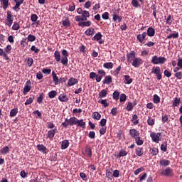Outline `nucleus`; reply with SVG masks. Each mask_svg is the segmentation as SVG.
Here are the masks:
<instances>
[{
    "mask_svg": "<svg viewBox=\"0 0 182 182\" xmlns=\"http://www.w3.org/2000/svg\"><path fill=\"white\" fill-rule=\"evenodd\" d=\"M107 96V90L106 89L102 90L98 94V97L100 99H103V97H106Z\"/></svg>",
    "mask_w": 182,
    "mask_h": 182,
    "instance_id": "b1692460",
    "label": "nucleus"
},
{
    "mask_svg": "<svg viewBox=\"0 0 182 182\" xmlns=\"http://www.w3.org/2000/svg\"><path fill=\"white\" fill-rule=\"evenodd\" d=\"M77 79L71 77L68 80V86H75V85H77Z\"/></svg>",
    "mask_w": 182,
    "mask_h": 182,
    "instance_id": "393cba45",
    "label": "nucleus"
},
{
    "mask_svg": "<svg viewBox=\"0 0 182 182\" xmlns=\"http://www.w3.org/2000/svg\"><path fill=\"white\" fill-rule=\"evenodd\" d=\"M151 73H154L156 75L157 80H161L163 75H161V69H160V67H153Z\"/></svg>",
    "mask_w": 182,
    "mask_h": 182,
    "instance_id": "39448f33",
    "label": "nucleus"
},
{
    "mask_svg": "<svg viewBox=\"0 0 182 182\" xmlns=\"http://www.w3.org/2000/svg\"><path fill=\"white\" fill-rule=\"evenodd\" d=\"M75 21H76V22H83V21H85V20L82 17V16H76Z\"/></svg>",
    "mask_w": 182,
    "mask_h": 182,
    "instance_id": "338daca9",
    "label": "nucleus"
},
{
    "mask_svg": "<svg viewBox=\"0 0 182 182\" xmlns=\"http://www.w3.org/2000/svg\"><path fill=\"white\" fill-rule=\"evenodd\" d=\"M155 123H156L155 119L152 118L151 117H148L147 124L149 126H154Z\"/></svg>",
    "mask_w": 182,
    "mask_h": 182,
    "instance_id": "e433bc0d",
    "label": "nucleus"
},
{
    "mask_svg": "<svg viewBox=\"0 0 182 182\" xmlns=\"http://www.w3.org/2000/svg\"><path fill=\"white\" fill-rule=\"evenodd\" d=\"M131 122L133 123L134 126H137V124H139V123H140L139 119V116H137V114L132 115Z\"/></svg>",
    "mask_w": 182,
    "mask_h": 182,
    "instance_id": "6ab92c4d",
    "label": "nucleus"
},
{
    "mask_svg": "<svg viewBox=\"0 0 182 182\" xmlns=\"http://www.w3.org/2000/svg\"><path fill=\"white\" fill-rule=\"evenodd\" d=\"M171 38L177 39V38H178V33L174 32L173 33L167 36L166 39H171Z\"/></svg>",
    "mask_w": 182,
    "mask_h": 182,
    "instance_id": "a18cd8bd",
    "label": "nucleus"
},
{
    "mask_svg": "<svg viewBox=\"0 0 182 182\" xmlns=\"http://www.w3.org/2000/svg\"><path fill=\"white\" fill-rule=\"evenodd\" d=\"M173 16H171V15H168L167 18H166V23H168V25H171V23H173Z\"/></svg>",
    "mask_w": 182,
    "mask_h": 182,
    "instance_id": "e2e57ef3",
    "label": "nucleus"
},
{
    "mask_svg": "<svg viewBox=\"0 0 182 182\" xmlns=\"http://www.w3.org/2000/svg\"><path fill=\"white\" fill-rule=\"evenodd\" d=\"M9 146H6L1 149L0 153L1 154H3V156H5V154H8V153H9Z\"/></svg>",
    "mask_w": 182,
    "mask_h": 182,
    "instance_id": "72a5a7b5",
    "label": "nucleus"
},
{
    "mask_svg": "<svg viewBox=\"0 0 182 182\" xmlns=\"http://www.w3.org/2000/svg\"><path fill=\"white\" fill-rule=\"evenodd\" d=\"M103 37V35H102V33L98 32L97 33H96L95 35V36L92 38V41H99L102 39V38Z\"/></svg>",
    "mask_w": 182,
    "mask_h": 182,
    "instance_id": "f704fd0d",
    "label": "nucleus"
},
{
    "mask_svg": "<svg viewBox=\"0 0 182 182\" xmlns=\"http://www.w3.org/2000/svg\"><path fill=\"white\" fill-rule=\"evenodd\" d=\"M136 105H137L136 102H134V105L133 103H132L131 102H128L126 107V110H127V112H132V110H133Z\"/></svg>",
    "mask_w": 182,
    "mask_h": 182,
    "instance_id": "a211bd4d",
    "label": "nucleus"
},
{
    "mask_svg": "<svg viewBox=\"0 0 182 182\" xmlns=\"http://www.w3.org/2000/svg\"><path fill=\"white\" fill-rule=\"evenodd\" d=\"M126 156H127V151L124 149H121L117 155V159H120V157H126Z\"/></svg>",
    "mask_w": 182,
    "mask_h": 182,
    "instance_id": "4c0bfd02",
    "label": "nucleus"
},
{
    "mask_svg": "<svg viewBox=\"0 0 182 182\" xmlns=\"http://www.w3.org/2000/svg\"><path fill=\"white\" fill-rule=\"evenodd\" d=\"M56 96H58V92H56L55 90H52L48 92L49 99H55V97H56Z\"/></svg>",
    "mask_w": 182,
    "mask_h": 182,
    "instance_id": "58836bf2",
    "label": "nucleus"
},
{
    "mask_svg": "<svg viewBox=\"0 0 182 182\" xmlns=\"http://www.w3.org/2000/svg\"><path fill=\"white\" fill-rule=\"evenodd\" d=\"M151 9L153 11V15L155 19H157V6L156 4H152L151 6Z\"/></svg>",
    "mask_w": 182,
    "mask_h": 182,
    "instance_id": "473e14b6",
    "label": "nucleus"
},
{
    "mask_svg": "<svg viewBox=\"0 0 182 182\" xmlns=\"http://www.w3.org/2000/svg\"><path fill=\"white\" fill-rule=\"evenodd\" d=\"M166 60V59L164 57H157V55H154L152 57L151 63H153V65H164Z\"/></svg>",
    "mask_w": 182,
    "mask_h": 182,
    "instance_id": "7ed1b4c3",
    "label": "nucleus"
},
{
    "mask_svg": "<svg viewBox=\"0 0 182 182\" xmlns=\"http://www.w3.org/2000/svg\"><path fill=\"white\" fill-rule=\"evenodd\" d=\"M62 126L65 127V129L68 128V126H77V127L86 129V122L82 119H78L75 117H72L70 119L66 118L65 122L62 123Z\"/></svg>",
    "mask_w": 182,
    "mask_h": 182,
    "instance_id": "f257e3e1",
    "label": "nucleus"
},
{
    "mask_svg": "<svg viewBox=\"0 0 182 182\" xmlns=\"http://www.w3.org/2000/svg\"><path fill=\"white\" fill-rule=\"evenodd\" d=\"M1 4L3 5V9H6L9 6V0H1Z\"/></svg>",
    "mask_w": 182,
    "mask_h": 182,
    "instance_id": "09e8293b",
    "label": "nucleus"
},
{
    "mask_svg": "<svg viewBox=\"0 0 182 182\" xmlns=\"http://www.w3.org/2000/svg\"><path fill=\"white\" fill-rule=\"evenodd\" d=\"M150 137L154 143H159V141H161V139H163V135L160 132L156 133L152 132L150 133Z\"/></svg>",
    "mask_w": 182,
    "mask_h": 182,
    "instance_id": "20e7f679",
    "label": "nucleus"
},
{
    "mask_svg": "<svg viewBox=\"0 0 182 182\" xmlns=\"http://www.w3.org/2000/svg\"><path fill=\"white\" fill-rule=\"evenodd\" d=\"M81 15L84 18V21H87V18H90V13L86 10H84Z\"/></svg>",
    "mask_w": 182,
    "mask_h": 182,
    "instance_id": "cd10ccee",
    "label": "nucleus"
},
{
    "mask_svg": "<svg viewBox=\"0 0 182 182\" xmlns=\"http://www.w3.org/2000/svg\"><path fill=\"white\" fill-rule=\"evenodd\" d=\"M103 68H105V69H113V63H105Z\"/></svg>",
    "mask_w": 182,
    "mask_h": 182,
    "instance_id": "79ce46f5",
    "label": "nucleus"
},
{
    "mask_svg": "<svg viewBox=\"0 0 182 182\" xmlns=\"http://www.w3.org/2000/svg\"><path fill=\"white\" fill-rule=\"evenodd\" d=\"M129 135L132 139H136V137L140 136V132L136 129H131L129 130Z\"/></svg>",
    "mask_w": 182,
    "mask_h": 182,
    "instance_id": "4468645a",
    "label": "nucleus"
},
{
    "mask_svg": "<svg viewBox=\"0 0 182 182\" xmlns=\"http://www.w3.org/2000/svg\"><path fill=\"white\" fill-rule=\"evenodd\" d=\"M68 147H69V141L68 139H65L62 141L61 150H66Z\"/></svg>",
    "mask_w": 182,
    "mask_h": 182,
    "instance_id": "a878e982",
    "label": "nucleus"
},
{
    "mask_svg": "<svg viewBox=\"0 0 182 182\" xmlns=\"http://www.w3.org/2000/svg\"><path fill=\"white\" fill-rule=\"evenodd\" d=\"M43 99H45V94H40V95L37 98V103H39V105H41L43 101Z\"/></svg>",
    "mask_w": 182,
    "mask_h": 182,
    "instance_id": "49530a36",
    "label": "nucleus"
},
{
    "mask_svg": "<svg viewBox=\"0 0 182 182\" xmlns=\"http://www.w3.org/2000/svg\"><path fill=\"white\" fill-rule=\"evenodd\" d=\"M38 15L32 14L31 16V21H32V22H36L38 21Z\"/></svg>",
    "mask_w": 182,
    "mask_h": 182,
    "instance_id": "774afa93",
    "label": "nucleus"
},
{
    "mask_svg": "<svg viewBox=\"0 0 182 182\" xmlns=\"http://www.w3.org/2000/svg\"><path fill=\"white\" fill-rule=\"evenodd\" d=\"M127 100V96H126V94L122 93L120 95L119 101L122 102H126Z\"/></svg>",
    "mask_w": 182,
    "mask_h": 182,
    "instance_id": "680f3d73",
    "label": "nucleus"
},
{
    "mask_svg": "<svg viewBox=\"0 0 182 182\" xmlns=\"http://www.w3.org/2000/svg\"><path fill=\"white\" fill-rule=\"evenodd\" d=\"M58 100H60V102H68L69 98H68V96H66V95L61 94L58 97Z\"/></svg>",
    "mask_w": 182,
    "mask_h": 182,
    "instance_id": "c756f323",
    "label": "nucleus"
},
{
    "mask_svg": "<svg viewBox=\"0 0 182 182\" xmlns=\"http://www.w3.org/2000/svg\"><path fill=\"white\" fill-rule=\"evenodd\" d=\"M102 115L98 112H95L92 114V118L95 120H100Z\"/></svg>",
    "mask_w": 182,
    "mask_h": 182,
    "instance_id": "c03bdc74",
    "label": "nucleus"
},
{
    "mask_svg": "<svg viewBox=\"0 0 182 182\" xmlns=\"http://www.w3.org/2000/svg\"><path fill=\"white\" fill-rule=\"evenodd\" d=\"M149 153L152 156H157L159 154V149L156 147H152L149 149Z\"/></svg>",
    "mask_w": 182,
    "mask_h": 182,
    "instance_id": "bb28decb",
    "label": "nucleus"
},
{
    "mask_svg": "<svg viewBox=\"0 0 182 182\" xmlns=\"http://www.w3.org/2000/svg\"><path fill=\"white\" fill-rule=\"evenodd\" d=\"M37 149L39 151H43V153H46V150H48L43 144H38Z\"/></svg>",
    "mask_w": 182,
    "mask_h": 182,
    "instance_id": "c9c22d12",
    "label": "nucleus"
},
{
    "mask_svg": "<svg viewBox=\"0 0 182 182\" xmlns=\"http://www.w3.org/2000/svg\"><path fill=\"white\" fill-rule=\"evenodd\" d=\"M146 35H148L150 38H153V36L156 35V30H154L153 27H149Z\"/></svg>",
    "mask_w": 182,
    "mask_h": 182,
    "instance_id": "f3484780",
    "label": "nucleus"
},
{
    "mask_svg": "<svg viewBox=\"0 0 182 182\" xmlns=\"http://www.w3.org/2000/svg\"><path fill=\"white\" fill-rule=\"evenodd\" d=\"M98 103L103 105L104 107H107V106H109V104L107 103V100H99Z\"/></svg>",
    "mask_w": 182,
    "mask_h": 182,
    "instance_id": "5fc2aeb1",
    "label": "nucleus"
},
{
    "mask_svg": "<svg viewBox=\"0 0 182 182\" xmlns=\"http://www.w3.org/2000/svg\"><path fill=\"white\" fill-rule=\"evenodd\" d=\"M62 58L60 59V52L59 50H55L54 53V57L56 60V62H61L62 65H64V66H68V63L69 62V53H68V50L65 49H63L62 50Z\"/></svg>",
    "mask_w": 182,
    "mask_h": 182,
    "instance_id": "f03ea898",
    "label": "nucleus"
},
{
    "mask_svg": "<svg viewBox=\"0 0 182 182\" xmlns=\"http://www.w3.org/2000/svg\"><path fill=\"white\" fill-rule=\"evenodd\" d=\"M106 76V71L105 70H98L97 74V82L100 83V82H102V79Z\"/></svg>",
    "mask_w": 182,
    "mask_h": 182,
    "instance_id": "6e6552de",
    "label": "nucleus"
},
{
    "mask_svg": "<svg viewBox=\"0 0 182 182\" xmlns=\"http://www.w3.org/2000/svg\"><path fill=\"white\" fill-rule=\"evenodd\" d=\"M26 65H27V66L31 68V66H32V65H33V58L28 57L26 59Z\"/></svg>",
    "mask_w": 182,
    "mask_h": 182,
    "instance_id": "8fccbe9b",
    "label": "nucleus"
},
{
    "mask_svg": "<svg viewBox=\"0 0 182 182\" xmlns=\"http://www.w3.org/2000/svg\"><path fill=\"white\" fill-rule=\"evenodd\" d=\"M13 31H19L21 29V26H19V23L14 22V23L12 26Z\"/></svg>",
    "mask_w": 182,
    "mask_h": 182,
    "instance_id": "4d7b16f0",
    "label": "nucleus"
},
{
    "mask_svg": "<svg viewBox=\"0 0 182 182\" xmlns=\"http://www.w3.org/2000/svg\"><path fill=\"white\" fill-rule=\"evenodd\" d=\"M18 114V108H14L10 111V117H15Z\"/></svg>",
    "mask_w": 182,
    "mask_h": 182,
    "instance_id": "37998d69",
    "label": "nucleus"
},
{
    "mask_svg": "<svg viewBox=\"0 0 182 182\" xmlns=\"http://www.w3.org/2000/svg\"><path fill=\"white\" fill-rule=\"evenodd\" d=\"M168 122V115L167 114H165L164 115H162V122L167 123Z\"/></svg>",
    "mask_w": 182,
    "mask_h": 182,
    "instance_id": "0e129e2a",
    "label": "nucleus"
},
{
    "mask_svg": "<svg viewBox=\"0 0 182 182\" xmlns=\"http://www.w3.org/2000/svg\"><path fill=\"white\" fill-rule=\"evenodd\" d=\"M57 131L58 129L56 128L49 130L46 134L48 139H49V140H53V137H55V134H56Z\"/></svg>",
    "mask_w": 182,
    "mask_h": 182,
    "instance_id": "ddd939ff",
    "label": "nucleus"
},
{
    "mask_svg": "<svg viewBox=\"0 0 182 182\" xmlns=\"http://www.w3.org/2000/svg\"><path fill=\"white\" fill-rule=\"evenodd\" d=\"M141 171H144V168L141 167L139 168H137L136 171H134V174L135 176H137L139 174V173H141Z\"/></svg>",
    "mask_w": 182,
    "mask_h": 182,
    "instance_id": "69168bd1",
    "label": "nucleus"
},
{
    "mask_svg": "<svg viewBox=\"0 0 182 182\" xmlns=\"http://www.w3.org/2000/svg\"><path fill=\"white\" fill-rule=\"evenodd\" d=\"M118 14H119V9L114 10L112 12V19L114 22H117V21L119 23L122 22V19H123V17L122 16L117 15Z\"/></svg>",
    "mask_w": 182,
    "mask_h": 182,
    "instance_id": "0eeeda50",
    "label": "nucleus"
},
{
    "mask_svg": "<svg viewBox=\"0 0 182 182\" xmlns=\"http://www.w3.org/2000/svg\"><path fill=\"white\" fill-rule=\"evenodd\" d=\"M63 26H65V28L70 26V21L69 18L63 21Z\"/></svg>",
    "mask_w": 182,
    "mask_h": 182,
    "instance_id": "6e6d98bb",
    "label": "nucleus"
},
{
    "mask_svg": "<svg viewBox=\"0 0 182 182\" xmlns=\"http://www.w3.org/2000/svg\"><path fill=\"white\" fill-rule=\"evenodd\" d=\"M161 150L164 152L167 151V142L165 141L161 145Z\"/></svg>",
    "mask_w": 182,
    "mask_h": 182,
    "instance_id": "13d9d810",
    "label": "nucleus"
},
{
    "mask_svg": "<svg viewBox=\"0 0 182 182\" xmlns=\"http://www.w3.org/2000/svg\"><path fill=\"white\" fill-rule=\"evenodd\" d=\"M136 59V52L135 51H130V53H127V60L129 63H132V61Z\"/></svg>",
    "mask_w": 182,
    "mask_h": 182,
    "instance_id": "1a4fd4ad",
    "label": "nucleus"
},
{
    "mask_svg": "<svg viewBox=\"0 0 182 182\" xmlns=\"http://www.w3.org/2000/svg\"><path fill=\"white\" fill-rule=\"evenodd\" d=\"M161 174L166 177H174V171L171 168L167 167L161 171Z\"/></svg>",
    "mask_w": 182,
    "mask_h": 182,
    "instance_id": "423d86ee",
    "label": "nucleus"
},
{
    "mask_svg": "<svg viewBox=\"0 0 182 182\" xmlns=\"http://www.w3.org/2000/svg\"><path fill=\"white\" fill-rule=\"evenodd\" d=\"M124 77L126 82L125 85H131V83H133V79H132L129 75H126Z\"/></svg>",
    "mask_w": 182,
    "mask_h": 182,
    "instance_id": "ea45409f",
    "label": "nucleus"
},
{
    "mask_svg": "<svg viewBox=\"0 0 182 182\" xmlns=\"http://www.w3.org/2000/svg\"><path fill=\"white\" fill-rule=\"evenodd\" d=\"M86 157H92V149L89 147H86L85 150Z\"/></svg>",
    "mask_w": 182,
    "mask_h": 182,
    "instance_id": "a19ab883",
    "label": "nucleus"
},
{
    "mask_svg": "<svg viewBox=\"0 0 182 182\" xmlns=\"http://www.w3.org/2000/svg\"><path fill=\"white\" fill-rule=\"evenodd\" d=\"M11 50H12V46H11V45L6 46V47L4 48V52L8 55L11 53Z\"/></svg>",
    "mask_w": 182,
    "mask_h": 182,
    "instance_id": "bf43d9fd",
    "label": "nucleus"
},
{
    "mask_svg": "<svg viewBox=\"0 0 182 182\" xmlns=\"http://www.w3.org/2000/svg\"><path fill=\"white\" fill-rule=\"evenodd\" d=\"M120 97V92L119 91H114L112 95V97L114 100H119V97Z\"/></svg>",
    "mask_w": 182,
    "mask_h": 182,
    "instance_id": "3c124183",
    "label": "nucleus"
},
{
    "mask_svg": "<svg viewBox=\"0 0 182 182\" xmlns=\"http://www.w3.org/2000/svg\"><path fill=\"white\" fill-rule=\"evenodd\" d=\"M146 36H147V33L146 32H144V33H142V34H139L136 36V39H137V41H139V42L140 43H143V41L146 39Z\"/></svg>",
    "mask_w": 182,
    "mask_h": 182,
    "instance_id": "2eb2a0df",
    "label": "nucleus"
},
{
    "mask_svg": "<svg viewBox=\"0 0 182 182\" xmlns=\"http://www.w3.org/2000/svg\"><path fill=\"white\" fill-rule=\"evenodd\" d=\"M28 92H31V80H28L26 82L23 91V95H28Z\"/></svg>",
    "mask_w": 182,
    "mask_h": 182,
    "instance_id": "f8f14e48",
    "label": "nucleus"
},
{
    "mask_svg": "<svg viewBox=\"0 0 182 182\" xmlns=\"http://www.w3.org/2000/svg\"><path fill=\"white\" fill-rule=\"evenodd\" d=\"M6 21H7V26H12V23H14V19L12 18V12L9 11H7V17Z\"/></svg>",
    "mask_w": 182,
    "mask_h": 182,
    "instance_id": "9b49d317",
    "label": "nucleus"
},
{
    "mask_svg": "<svg viewBox=\"0 0 182 182\" xmlns=\"http://www.w3.org/2000/svg\"><path fill=\"white\" fill-rule=\"evenodd\" d=\"M132 65L134 68H139L141 65H143V60L140 58H135L132 61Z\"/></svg>",
    "mask_w": 182,
    "mask_h": 182,
    "instance_id": "9d476101",
    "label": "nucleus"
},
{
    "mask_svg": "<svg viewBox=\"0 0 182 182\" xmlns=\"http://www.w3.org/2000/svg\"><path fill=\"white\" fill-rule=\"evenodd\" d=\"M131 4H132V6H134V8L140 7V4H139V0H132Z\"/></svg>",
    "mask_w": 182,
    "mask_h": 182,
    "instance_id": "864d4df0",
    "label": "nucleus"
},
{
    "mask_svg": "<svg viewBox=\"0 0 182 182\" xmlns=\"http://www.w3.org/2000/svg\"><path fill=\"white\" fill-rule=\"evenodd\" d=\"M85 35H87V36H92L95 35V28H89L88 29H87L85 31Z\"/></svg>",
    "mask_w": 182,
    "mask_h": 182,
    "instance_id": "7c9ffc66",
    "label": "nucleus"
},
{
    "mask_svg": "<svg viewBox=\"0 0 182 182\" xmlns=\"http://www.w3.org/2000/svg\"><path fill=\"white\" fill-rule=\"evenodd\" d=\"M175 77H176V79H178V80H181L182 79V72L179 71L175 73L174 75Z\"/></svg>",
    "mask_w": 182,
    "mask_h": 182,
    "instance_id": "052dcab7",
    "label": "nucleus"
},
{
    "mask_svg": "<svg viewBox=\"0 0 182 182\" xmlns=\"http://www.w3.org/2000/svg\"><path fill=\"white\" fill-rule=\"evenodd\" d=\"M134 139H135V143L137 144V146H143L144 141L141 139V137H140V136H136V138H134Z\"/></svg>",
    "mask_w": 182,
    "mask_h": 182,
    "instance_id": "2f4dec72",
    "label": "nucleus"
},
{
    "mask_svg": "<svg viewBox=\"0 0 182 182\" xmlns=\"http://www.w3.org/2000/svg\"><path fill=\"white\" fill-rule=\"evenodd\" d=\"M28 42H35L36 41V36L29 34L27 37Z\"/></svg>",
    "mask_w": 182,
    "mask_h": 182,
    "instance_id": "de8ad7c7",
    "label": "nucleus"
},
{
    "mask_svg": "<svg viewBox=\"0 0 182 182\" xmlns=\"http://www.w3.org/2000/svg\"><path fill=\"white\" fill-rule=\"evenodd\" d=\"M153 102L156 105H159V103H160V97L159 95H157L156 94L154 95Z\"/></svg>",
    "mask_w": 182,
    "mask_h": 182,
    "instance_id": "603ef678",
    "label": "nucleus"
},
{
    "mask_svg": "<svg viewBox=\"0 0 182 182\" xmlns=\"http://www.w3.org/2000/svg\"><path fill=\"white\" fill-rule=\"evenodd\" d=\"M180 103H181V99L180 97H175L172 106L173 107H178Z\"/></svg>",
    "mask_w": 182,
    "mask_h": 182,
    "instance_id": "4be33fe9",
    "label": "nucleus"
},
{
    "mask_svg": "<svg viewBox=\"0 0 182 182\" xmlns=\"http://www.w3.org/2000/svg\"><path fill=\"white\" fill-rule=\"evenodd\" d=\"M159 164L163 167H167V166H170V161L168 159H161L159 161Z\"/></svg>",
    "mask_w": 182,
    "mask_h": 182,
    "instance_id": "5701e85b",
    "label": "nucleus"
},
{
    "mask_svg": "<svg viewBox=\"0 0 182 182\" xmlns=\"http://www.w3.org/2000/svg\"><path fill=\"white\" fill-rule=\"evenodd\" d=\"M113 82V77L111 75H106L102 81L103 85H110Z\"/></svg>",
    "mask_w": 182,
    "mask_h": 182,
    "instance_id": "dca6fc26",
    "label": "nucleus"
},
{
    "mask_svg": "<svg viewBox=\"0 0 182 182\" xmlns=\"http://www.w3.org/2000/svg\"><path fill=\"white\" fill-rule=\"evenodd\" d=\"M92 25V21H80L78 23V26H82V28L89 27Z\"/></svg>",
    "mask_w": 182,
    "mask_h": 182,
    "instance_id": "aec40b11",
    "label": "nucleus"
},
{
    "mask_svg": "<svg viewBox=\"0 0 182 182\" xmlns=\"http://www.w3.org/2000/svg\"><path fill=\"white\" fill-rule=\"evenodd\" d=\"M33 100H35V95H31L28 99L26 100V102L24 103L25 106L32 105V103H33Z\"/></svg>",
    "mask_w": 182,
    "mask_h": 182,
    "instance_id": "c85d7f7f",
    "label": "nucleus"
},
{
    "mask_svg": "<svg viewBox=\"0 0 182 182\" xmlns=\"http://www.w3.org/2000/svg\"><path fill=\"white\" fill-rule=\"evenodd\" d=\"M135 154L139 157H141V156L144 154V149H143V148L141 147H137L136 149H135Z\"/></svg>",
    "mask_w": 182,
    "mask_h": 182,
    "instance_id": "412c9836",
    "label": "nucleus"
}]
</instances>
